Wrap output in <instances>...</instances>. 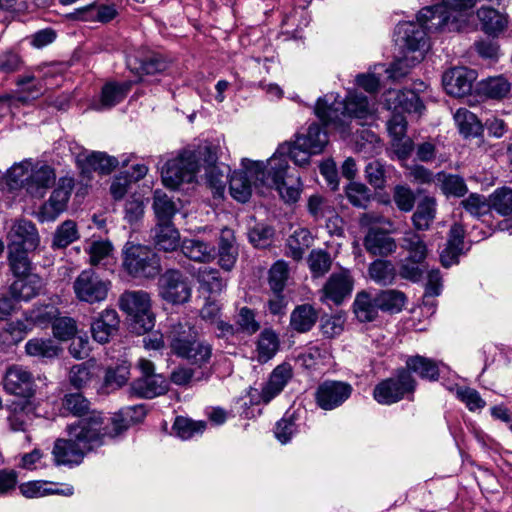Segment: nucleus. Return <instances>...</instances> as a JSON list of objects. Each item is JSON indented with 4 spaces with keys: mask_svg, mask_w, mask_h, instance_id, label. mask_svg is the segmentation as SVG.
Returning a JSON list of instances; mask_svg holds the SVG:
<instances>
[{
    "mask_svg": "<svg viewBox=\"0 0 512 512\" xmlns=\"http://www.w3.org/2000/svg\"><path fill=\"white\" fill-rule=\"evenodd\" d=\"M458 20L450 21V16L441 12L436 15L432 8L425 7L417 15V21L401 22L395 29L396 43L402 49V57L387 70L389 77L396 80L408 73V69L420 63L429 48V31H461Z\"/></svg>",
    "mask_w": 512,
    "mask_h": 512,
    "instance_id": "obj_1",
    "label": "nucleus"
},
{
    "mask_svg": "<svg viewBox=\"0 0 512 512\" xmlns=\"http://www.w3.org/2000/svg\"><path fill=\"white\" fill-rule=\"evenodd\" d=\"M127 425L118 417H103L100 412L92 411L77 423L67 426L68 438L55 441L52 455L56 465L79 464L84 455L101 446L106 438L121 434Z\"/></svg>",
    "mask_w": 512,
    "mask_h": 512,
    "instance_id": "obj_2",
    "label": "nucleus"
},
{
    "mask_svg": "<svg viewBox=\"0 0 512 512\" xmlns=\"http://www.w3.org/2000/svg\"><path fill=\"white\" fill-rule=\"evenodd\" d=\"M218 155L216 146L201 145L197 149H185L176 158H173L162 168L163 184L171 189L178 188L182 183H191L195 180L201 168L205 170L207 184L222 195L228 177L229 168L217 165Z\"/></svg>",
    "mask_w": 512,
    "mask_h": 512,
    "instance_id": "obj_3",
    "label": "nucleus"
},
{
    "mask_svg": "<svg viewBox=\"0 0 512 512\" xmlns=\"http://www.w3.org/2000/svg\"><path fill=\"white\" fill-rule=\"evenodd\" d=\"M287 159L275 152L266 165L253 163L250 172L256 174L261 186L275 188L285 202L294 203L300 197L302 184L299 175L287 174Z\"/></svg>",
    "mask_w": 512,
    "mask_h": 512,
    "instance_id": "obj_4",
    "label": "nucleus"
},
{
    "mask_svg": "<svg viewBox=\"0 0 512 512\" xmlns=\"http://www.w3.org/2000/svg\"><path fill=\"white\" fill-rule=\"evenodd\" d=\"M316 115L325 123L342 125L345 117L359 120L371 116L373 109L366 96L350 92L344 101H338L332 94L319 98L315 106Z\"/></svg>",
    "mask_w": 512,
    "mask_h": 512,
    "instance_id": "obj_5",
    "label": "nucleus"
},
{
    "mask_svg": "<svg viewBox=\"0 0 512 512\" xmlns=\"http://www.w3.org/2000/svg\"><path fill=\"white\" fill-rule=\"evenodd\" d=\"M327 132L317 123H312L306 133L296 136L293 144H281L276 153L291 159L296 165L304 166L310 161V156L321 153L328 144Z\"/></svg>",
    "mask_w": 512,
    "mask_h": 512,
    "instance_id": "obj_6",
    "label": "nucleus"
},
{
    "mask_svg": "<svg viewBox=\"0 0 512 512\" xmlns=\"http://www.w3.org/2000/svg\"><path fill=\"white\" fill-rule=\"evenodd\" d=\"M118 305L130 317L136 333L144 334L152 330L155 319L151 311V299L146 291H125L120 295Z\"/></svg>",
    "mask_w": 512,
    "mask_h": 512,
    "instance_id": "obj_7",
    "label": "nucleus"
},
{
    "mask_svg": "<svg viewBox=\"0 0 512 512\" xmlns=\"http://www.w3.org/2000/svg\"><path fill=\"white\" fill-rule=\"evenodd\" d=\"M123 266L134 277L154 278L160 272L156 253L147 246L126 243L123 250Z\"/></svg>",
    "mask_w": 512,
    "mask_h": 512,
    "instance_id": "obj_8",
    "label": "nucleus"
},
{
    "mask_svg": "<svg viewBox=\"0 0 512 512\" xmlns=\"http://www.w3.org/2000/svg\"><path fill=\"white\" fill-rule=\"evenodd\" d=\"M416 381L404 368L398 369L394 377L378 383L373 390L374 399L382 405H391L413 393Z\"/></svg>",
    "mask_w": 512,
    "mask_h": 512,
    "instance_id": "obj_9",
    "label": "nucleus"
},
{
    "mask_svg": "<svg viewBox=\"0 0 512 512\" xmlns=\"http://www.w3.org/2000/svg\"><path fill=\"white\" fill-rule=\"evenodd\" d=\"M110 287L111 282L102 279L93 269L83 270L73 282L75 297L89 304L105 301Z\"/></svg>",
    "mask_w": 512,
    "mask_h": 512,
    "instance_id": "obj_10",
    "label": "nucleus"
},
{
    "mask_svg": "<svg viewBox=\"0 0 512 512\" xmlns=\"http://www.w3.org/2000/svg\"><path fill=\"white\" fill-rule=\"evenodd\" d=\"M159 294L167 302L185 303L191 296L187 278L179 270H167L158 280Z\"/></svg>",
    "mask_w": 512,
    "mask_h": 512,
    "instance_id": "obj_11",
    "label": "nucleus"
},
{
    "mask_svg": "<svg viewBox=\"0 0 512 512\" xmlns=\"http://www.w3.org/2000/svg\"><path fill=\"white\" fill-rule=\"evenodd\" d=\"M3 386L7 393L30 400L36 393V383L32 373L21 365L7 368Z\"/></svg>",
    "mask_w": 512,
    "mask_h": 512,
    "instance_id": "obj_12",
    "label": "nucleus"
},
{
    "mask_svg": "<svg viewBox=\"0 0 512 512\" xmlns=\"http://www.w3.org/2000/svg\"><path fill=\"white\" fill-rule=\"evenodd\" d=\"M353 388L344 381L326 380L315 391L316 404L323 410L338 408L351 396Z\"/></svg>",
    "mask_w": 512,
    "mask_h": 512,
    "instance_id": "obj_13",
    "label": "nucleus"
},
{
    "mask_svg": "<svg viewBox=\"0 0 512 512\" xmlns=\"http://www.w3.org/2000/svg\"><path fill=\"white\" fill-rule=\"evenodd\" d=\"M73 187V178L62 177L59 179L57 186L53 190L49 200L45 202L40 208L38 217L42 222L54 221L62 212L66 210Z\"/></svg>",
    "mask_w": 512,
    "mask_h": 512,
    "instance_id": "obj_14",
    "label": "nucleus"
},
{
    "mask_svg": "<svg viewBox=\"0 0 512 512\" xmlns=\"http://www.w3.org/2000/svg\"><path fill=\"white\" fill-rule=\"evenodd\" d=\"M476 78L475 70L466 67H454L443 74L442 83L449 95L463 97L471 92Z\"/></svg>",
    "mask_w": 512,
    "mask_h": 512,
    "instance_id": "obj_15",
    "label": "nucleus"
},
{
    "mask_svg": "<svg viewBox=\"0 0 512 512\" xmlns=\"http://www.w3.org/2000/svg\"><path fill=\"white\" fill-rule=\"evenodd\" d=\"M59 314V309L52 302L37 303L24 313V321H18L16 325L23 332H28L34 327L46 328Z\"/></svg>",
    "mask_w": 512,
    "mask_h": 512,
    "instance_id": "obj_16",
    "label": "nucleus"
},
{
    "mask_svg": "<svg viewBox=\"0 0 512 512\" xmlns=\"http://www.w3.org/2000/svg\"><path fill=\"white\" fill-rule=\"evenodd\" d=\"M255 163L249 159L242 160L243 170L235 171L229 181V189L231 196L238 202H247L252 194L251 179L254 180V185H261V182L256 179V174L250 172L252 164Z\"/></svg>",
    "mask_w": 512,
    "mask_h": 512,
    "instance_id": "obj_17",
    "label": "nucleus"
},
{
    "mask_svg": "<svg viewBox=\"0 0 512 512\" xmlns=\"http://www.w3.org/2000/svg\"><path fill=\"white\" fill-rule=\"evenodd\" d=\"M198 338V332L188 321L177 322L170 326L167 333V340L171 352L179 358H182L189 346L193 345Z\"/></svg>",
    "mask_w": 512,
    "mask_h": 512,
    "instance_id": "obj_18",
    "label": "nucleus"
},
{
    "mask_svg": "<svg viewBox=\"0 0 512 512\" xmlns=\"http://www.w3.org/2000/svg\"><path fill=\"white\" fill-rule=\"evenodd\" d=\"M354 287V279L348 269H340L333 272L323 287V293L326 298L332 300L335 304H340L344 298L348 297Z\"/></svg>",
    "mask_w": 512,
    "mask_h": 512,
    "instance_id": "obj_19",
    "label": "nucleus"
},
{
    "mask_svg": "<svg viewBox=\"0 0 512 512\" xmlns=\"http://www.w3.org/2000/svg\"><path fill=\"white\" fill-rule=\"evenodd\" d=\"M45 288V281L38 274H30L18 277L10 285L9 291L12 298L17 302H29L40 295Z\"/></svg>",
    "mask_w": 512,
    "mask_h": 512,
    "instance_id": "obj_20",
    "label": "nucleus"
},
{
    "mask_svg": "<svg viewBox=\"0 0 512 512\" xmlns=\"http://www.w3.org/2000/svg\"><path fill=\"white\" fill-rule=\"evenodd\" d=\"M8 247L36 249L39 245V235L35 225L27 220L16 222L8 232Z\"/></svg>",
    "mask_w": 512,
    "mask_h": 512,
    "instance_id": "obj_21",
    "label": "nucleus"
},
{
    "mask_svg": "<svg viewBox=\"0 0 512 512\" xmlns=\"http://www.w3.org/2000/svg\"><path fill=\"white\" fill-rule=\"evenodd\" d=\"M117 15L118 11L113 4L94 2L76 9L68 14L67 17L77 21L108 23L116 18Z\"/></svg>",
    "mask_w": 512,
    "mask_h": 512,
    "instance_id": "obj_22",
    "label": "nucleus"
},
{
    "mask_svg": "<svg viewBox=\"0 0 512 512\" xmlns=\"http://www.w3.org/2000/svg\"><path fill=\"white\" fill-rule=\"evenodd\" d=\"M293 376V370L289 363L276 366L271 372L268 381L262 387L260 399L263 403H269L282 392Z\"/></svg>",
    "mask_w": 512,
    "mask_h": 512,
    "instance_id": "obj_23",
    "label": "nucleus"
},
{
    "mask_svg": "<svg viewBox=\"0 0 512 512\" xmlns=\"http://www.w3.org/2000/svg\"><path fill=\"white\" fill-rule=\"evenodd\" d=\"M119 323V316L115 309L103 310L91 323L93 339L101 344L107 343L117 332Z\"/></svg>",
    "mask_w": 512,
    "mask_h": 512,
    "instance_id": "obj_24",
    "label": "nucleus"
},
{
    "mask_svg": "<svg viewBox=\"0 0 512 512\" xmlns=\"http://www.w3.org/2000/svg\"><path fill=\"white\" fill-rule=\"evenodd\" d=\"M55 180V172L50 166H33L25 183V189L32 197L42 198L55 183Z\"/></svg>",
    "mask_w": 512,
    "mask_h": 512,
    "instance_id": "obj_25",
    "label": "nucleus"
},
{
    "mask_svg": "<svg viewBox=\"0 0 512 512\" xmlns=\"http://www.w3.org/2000/svg\"><path fill=\"white\" fill-rule=\"evenodd\" d=\"M476 2L477 0H442V4L430 6L429 8H432L436 15H439L441 12L449 15L450 21L458 20L457 22L461 24L462 30L469 23L470 13L468 10L471 9Z\"/></svg>",
    "mask_w": 512,
    "mask_h": 512,
    "instance_id": "obj_26",
    "label": "nucleus"
},
{
    "mask_svg": "<svg viewBox=\"0 0 512 512\" xmlns=\"http://www.w3.org/2000/svg\"><path fill=\"white\" fill-rule=\"evenodd\" d=\"M168 381L160 374L140 377L131 384V392L141 398L152 399L168 391Z\"/></svg>",
    "mask_w": 512,
    "mask_h": 512,
    "instance_id": "obj_27",
    "label": "nucleus"
},
{
    "mask_svg": "<svg viewBox=\"0 0 512 512\" xmlns=\"http://www.w3.org/2000/svg\"><path fill=\"white\" fill-rule=\"evenodd\" d=\"M42 71V67L36 66L32 69L31 73H27L17 78L16 84L19 87V101L28 102L43 95L45 91L43 80L35 75V73H38L40 76Z\"/></svg>",
    "mask_w": 512,
    "mask_h": 512,
    "instance_id": "obj_28",
    "label": "nucleus"
},
{
    "mask_svg": "<svg viewBox=\"0 0 512 512\" xmlns=\"http://www.w3.org/2000/svg\"><path fill=\"white\" fill-rule=\"evenodd\" d=\"M307 208L315 220L325 219L328 228H331V226L335 230L339 228L342 221L326 198L318 194L311 195L308 199Z\"/></svg>",
    "mask_w": 512,
    "mask_h": 512,
    "instance_id": "obj_29",
    "label": "nucleus"
},
{
    "mask_svg": "<svg viewBox=\"0 0 512 512\" xmlns=\"http://www.w3.org/2000/svg\"><path fill=\"white\" fill-rule=\"evenodd\" d=\"M364 247L372 255L386 256L396 250L395 240L383 230L370 228L364 238Z\"/></svg>",
    "mask_w": 512,
    "mask_h": 512,
    "instance_id": "obj_30",
    "label": "nucleus"
},
{
    "mask_svg": "<svg viewBox=\"0 0 512 512\" xmlns=\"http://www.w3.org/2000/svg\"><path fill=\"white\" fill-rule=\"evenodd\" d=\"M379 305L375 294L366 290L356 294L353 302V312L356 318L362 322H372L378 317Z\"/></svg>",
    "mask_w": 512,
    "mask_h": 512,
    "instance_id": "obj_31",
    "label": "nucleus"
},
{
    "mask_svg": "<svg viewBox=\"0 0 512 512\" xmlns=\"http://www.w3.org/2000/svg\"><path fill=\"white\" fill-rule=\"evenodd\" d=\"M127 67L131 72L142 78L145 75H154L167 68V62L159 55H149L139 59L135 55L127 57Z\"/></svg>",
    "mask_w": 512,
    "mask_h": 512,
    "instance_id": "obj_32",
    "label": "nucleus"
},
{
    "mask_svg": "<svg viewBox=\"0 0 512 512\" xmlns=\"http://www.w3.org/2000/svg\"><path fill=\"white\" fill-rule=\"evenodd\" d=\"M8 422L13 431H25L32 423L34 406L30 400L14 401L9 406Z\"/></svg>",
    "mask_w": 512,
    "mask_h": 512,
    "instance_id": "obj_33",
    "label": "nucleus"
},
{
    "mask_svg": "<svg viewBox=\"0 0 512 512\" xmlns=\"http://www.w3.org/2000/svg\"><path fill=\"white\" fill-rule=\"evenodd\" d=\"M389 109L408 113H421L424 108L419 96L411 90L389 91L387 99Z\"/></svg>",
    "mask_w": 512,
    "mask_h": 512,
    "instance_id": "obj_34",
    "label": "nucleus"
},
{
    "mask_svg": "<svg viewBox=\"0 0 512 512\" xmlns=\"http://www.w3.org/2000/svg\"><path fill=\"white\" fill-rule=\"evenodd\" d=\"M151 237L159 250L169 252L179 246L180 234L173 223L157 222Z\"/></svg>",
    "mask_w": 512,
    "mask_h": 512,
    "instance_id": "obj_35",
    "label": "nucleus"
},
{
    "mask_svg": "<svg viewBox=\"0 0 512 512\" xmlns=\"http://www.w3.org/2000/svg\"><path fill=\"white\" fill-rule=\"evenodd\" d=\"M482 30L489 36L498 37L508 26L507 17L490 7H481L477 11Z\"/></svg>",
    "mask_w": 512,
    "mask_h": 512,
    "instance_id": "obj_36",
    "label": "nucleus"
},
{
    "mask_svg": "<svg viewBox=\"0 0 512 512\" xmlns=\"http://www.w3.org/2000/svg\"><path fill=\"white\" fill-rule=\"evenodd\" d=\"M77 161L87 171H99L108 174L118 165V160L103 152H90L78 155Z\"/></svg>",
    "mask_w": 512,
    "mask_h": 512,
    "instance_id": "obj_37",
    "label": "nucleus"
},
{
    "mask_svg": "<svg viewBox=\"0 0 512 512\" xmlns=\"http://www.w3.org/2000/svg\"><path fill=\"white\" fill-rule=\"evenodd\" d=\"M25 352L31 357L53 359L62 352V347L51 338L35 337L25 344Z\"/></svg>",
    "mask_w": 512,
    "mask_h": 512,
    "instance_id": "obj_38",
    "label": "nucleus"
},
{
    "mask_svg": "<svg viewBox=\"0 0 512 512\" xmlns=\"http://www.w3.org/2000/svg\"><path fill=\"white\" fill-rule=\"evenodd\" d=\"M132 86L129 81L109 82L102 88L100 103L95 106L96 110L111 108L120 103L128 94Z\"/></svg>",
    "mask_w": 512,
    "mask_h": 512,
    "instance_id": "obj_39",
    "label": "nucleus"
},
{
    "mask_svg": "<svg viewBox=\"0 0 512 512\" xmlns=\"http://www.w3.org/2000/svg\"><path fill=\"white\" fill-rule=\"evenodd\" d=\"M437 212V202L434 197L425 196L417 205L412 215V223L416 230H428L433 223Z\"/></svg>",
    "mask_w": 512,
    "mask_h": 512,
    "instance_id": "obj_40",
    "label": "nucleus"
},
{
    "mask_svg": "<svg viewBox=\"0 0 512 512\" xmlns=\"http://www.w3.org/2000/svg\"><path fill=\"white\" fill-rule=\"evenodd\" d=\"M181 251L187 258L202 263L213 260L215 256L213 245L196 238L184 239L181 243Z\"/></svg>",
    "mask_w": 512,
    "mask_h": 512,
    "instance_id": "obj_41",
    "label": "nucleus"
},
{
    "mask_svg": "<svg viewBox=\"0 0 512 512\" xmlns=\"http://www.w3.org/2000/svg\"><path fill=\"white\" fill-rule=\"evenodd\" d=\"M435 183L446 197L461 198L468 192V187L463 177L446 172L435 175Z\"/></svg>",
    "mask_w": 512,
    "mask_h": 512,
    "instance_id": "obj_42",
    "label": "nucleus"
},
{
    "mask_svg": "<svg viewBox=\"0 0 512 512\" xmlns=\"http://www.w3.org/2000/svg\"><path fill=\"white\" fill-rule=\"evenodd\" d=\"M238 257V248L232 230L225 228L219 238V264L225 270H231Z\"/></svg>",
    "mask_w": 512,
    "mask_h": 512,
    "instance_id": "obj_43",
    "label": "nucleus"
},
{
    "mask_svg": "<svg viewBox=\"0 0 512 512\" xmlns=\"http://www.w3.org/2000/svg\"><path fill=\"white\" fill-rule=\"evenodd\" d=\"M318 319V313L310 304L298 305L291 313L290 326L299 333L312 329Z\"/></svg>",
    "mask_w": 512,
    "mask_h": 512,
    "instance_id": "obj_44",
    "label": "nucleus"
},
{
    "mask_svg": "<svg viewBox=\"0 0 512 512\" xmlns=\"http://www.w3.org/2000/svg\"><path fill=\"white\" fill-rule=\"evenodd\" d=\"M406 371L416 373L422 379L435 381L439 377V368L435 361L420 356H410L406 360Z\"/></svg>",
    "mask_w": 512,
    "mask_h": 512,
    "instance_id": "obj_45",
    "label": "nucleus"
},
{
    "mask_svg": "<svg viewBox=\"0 0 512 512\" xmlns=\"http://www.w3.org/2000/svg\"><path fill=\"white\" fill-rule=\"evenodd\" d=\"M153 211L157 222L172 223V218L178 211L176 202L161 190L153 195Z\"/></svg>",
    "mask_w": 512,
    "mask_h": 512,
    "instance_id": "obj_46",
    "label": "nucleus"
},
{
    "mask_svg": "<svg viewBox=\"0 0 512 512\" xmlns=\"http://www.w3.org/2000/svg\"><path fill=\"white\" fill-rule=\"evenodd\" d=\"M478 89L480 94L490 99L500 100L509 94L511 84L504 76L488 77L479 83Z\"/></svg>",
    "mask_w": 512,
    "mask_h": 512,
    "instance_id": "obj_47",
    "label": "nucleus"
},
{
    "mask_svg": "<svg viewBox=\"0 0 512 512\" xmlns=\"http://www.w3.org/2000/svg\"><path fill=\"white\" fill-rule=\"evenodd\" d=\"M31 249L8 247V263L13 275L18 278L33 274L32 263L28 257Z\"/></svg>",
    "mask_w": 512,
    "mask_h": 512,
    "instance_id": "obj_48",
    "label": "nucleus"
},
{
    "mask_svg": "<svg viewBox=\"0 0 512 512\" xmlns=\"http://www.w3.org/2000/svg\"><path fill=\"white\" fill-rule=\"evenodd\" d=\"M279 350V339L277 334L270 329L263 330L257 341V360L266 363L272 359Z\"/></svg>",
    "mask_w": 512,
    "mask_h": 512,
    "instance_id": "obj_49",
    "label": "nucleus"
},
{
    "mask_svg": "<svg viewBox=\"0 0 512 512\" xmlns=\"http://www.w3.org/2000/svg\"><path fill=\"white\" fill-rule=\"evenodd\" d=\"M212 357V346L201 341L198 338L194 341L193 345L189 346L186 354L182 357L192 365H196L200 368L204 367L210 362Z\"/></svg>",
    "mask_w": 512,
    "mask_h": 512,
    "instance_id": "obj_50",
    "label": "nucleus"
},
{
    "mask_svg": "<svg viewBox=\"0 0 512 512\" xmlns=\"http://www.w3.org/2000/svg\"><path fill=\"white\" fill-rule=\"evenodd\" d=\"M379 309L382 311L397 313L402 310L406 302V296L403 292L390 289L375 293Z\"/></svg>",
    "mask_w": 512,
    "mask_h": 512,
    "instance_id": "obj_51",
    "label": "nucleus"
},
{
    "mask_svg": "<svg viewBox=\"0 0 512 512\" xmlns=\"http://www.w3.org/2000/svg\"><path fill=\"white\" fill-rule=\"evenodd\" d=\"M490 210L496 211L501 216L512 214V189L509 187L497 188L489 198Z\"/></svg>",
    "mask_w": 512,
    "mask_h": 512,
    "instance_id": "obj_52",
    "label": "nucleus"
},
{
    "mask_svg": "<svg viewBox=\"0 0 512 512\" xmlns=\"http://www.w3.org/2000/svg\"><path fill=\"white\" fill-rule=\"evenodd\" d=\"M402 241V247L409 253V260L414 262L424 261L427 256V247L419 234L413 231H407Z\"/></svg>",
    "mask_w": 512,
    "mask_h": 512,
    "instance_id": "obj_53",
    "label": "nucleus"
},
{
    "mask_svg": "<svg viewBox=\"0 0 512 512\" xmlns=\"http://www.w3.org/2000/svg\"><path fill=\"white\" fill-rule=\"evenodd\" d=\"M454 120L465 137L477 135L482 128L476 115L466 108H459L454 114Z\"/></svg>",
    "mask_w": 512,
    "mask_h": 512,
    "instance_id": "obj_54",
    "label": "nucleus"
},
{
    "mask_svg": "<svg viewBox=\"0 0 512 512\" xmlns=\"http://www.w3.org/2000/svg\"><path fill=\"white\" fill-rule=\"evenodd\" d=\"M369 276L377 284L386 286L394 282L395 269L391 262L386 260H376L370 264Z\"/></svg>",
    "mask_w": 512,
    "mask_h": 512,
    "instance_id": "obj_55",
    "label": "nucleus"
},
{
    "mask_svg": "<svg viewBox=\"0 0 512 512\" xmlns=\"http://www.w3.org/2000/svg\"><path fill=\"white\" fill-rule=\"evenodd\" d=\"M311 242L312 237L307 229H296L287 240L290 255L296 260L301 259L305 250L311 245Z\"/></svg>",
    "mask_w": 512,
    "mask_h": 512,
    "instance_id": "obj_56",
    "label": "nucleus"
},
{
    "mask_svg": "<svg viewBox=\"0 0 512 512\" xmlns=\"http://www.w3.org/2000/svg\"><path fill=\"white\" fill-rule=\"evenodd\" d=\"M79 238L77 225L72 220L64 221L55 231L52 241L53 248H65Z\"/></svg>",
    "mask_w": 512,
    "mask_h": 512,
    "instance_id": "obj_57",
    "label": "nucleus"
},
{
    "mask_svg": "<svg viewBox=\"0 0 512 512\" xmlns=\"http://www.w3.org/2000/svg\"><path fill=\"white\" fill-rule=\"evenodd\" d=\"M205 428L206 422L194 421L185 417H177L173 425L174 432L183 440L202 434Z\"/></svg>",
    "mask_w": 512,
    "mask_h": 512,
    "instance_id": "obj_58",
    "label": "nucleus"
},
{
    "mask_svg": "<svg viewBox=\"0 0 512 512\" xmlns=\"http://www.w3.org/2000/svg\"><path fill=\"white\" fill-rule=\"evenodd\" d=\"M33 164L29 160L14 164L6 174V181L11 190L24 186L31 173Z\"/></svg>",
    "mask_w": 512,
    "mask_h": 512,
    "instance_id": "obj_59",
    "label": "nucleus"
},
{
    "mask_svg": "<svg viewBox=\"0 0 512 512\" xmlns=\"http://www.w3.org/2000/svg\"><path fill=\"white\" fill-rule=\"evenodd\" d=\"M197 279L202 289L210 294H218L225 287L224 281L220 278L216 269L202 267L198 270Z\"/></svg>",
    "mask_w": 512,
    "mask_h": 512,
    "instance_id": "obj_60",
    "label": "nucleus"
},
{
    "mask_svg": "<svg viewBox=\"0 0 512 512\" xmlns=\"http://www.w3.org/2000/svg\"><path fill=\"white\" fill-rule=\"evenodd\" d=\"M309 269L314 278L322 277L331 268L332 259L324 250H312L307 259Z\"/></svg>",
    "mask_w": 512,
    "mask_h": 512,
    "instance_id": "obj_61",
    "label": "nucleus"
},
{
    "mask_svg": "<svg viewBox=\"0 0 512 512\" xmlns=\"http://www.w3.org/2000/svg\"><path fill=\"white\" fill-rule=\"evenodd\" d=\"M460 206L475 218H480L490 211L489 200L478 193H471L460 202Z\"/></svg>",
    "mask_w": 512,
    "mask_h": 512,
    "instance_id": "obj_62",
    "label": "nucleus"
},
{
    "mask_svg": "<svg viewBox=\"0 0 512 512\" xmlns=\"http://www.w3.org/2000/svg\"><path fill=\"white\" fill-rule=\"evenodd\" d=\"M288 265L284 261H277L269 270L268 283L272 292H282L288 280Z\"/></svg>",
    "mask_w": 512,
    "mask_h": 512,
    "instance_id": "obj_63",
    "label": "nucleus"
},
{
    "mask_svg": "<svg viewBox=\"0 0 512 512\" xmlns=\"http://www.w3.org/2000/svg\"><path fill=\"white\" fill-rule=\"evenodd\" d=\"M349 202L360 208H365L371 199L370 190L362 183L352 182L346 188Z\"/></svg>",
    "mask_w": 512,
    "mask_h": 512,
    "instance_id": "obj_64",
    "label": "nucleus"
}]
</instances>
